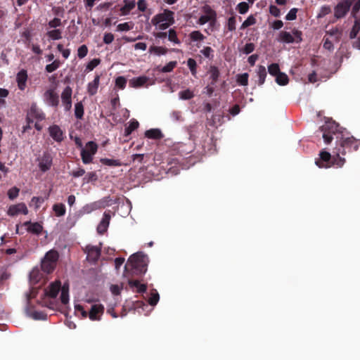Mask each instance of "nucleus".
Listing matches in <instances>:
<instances>
[{
  "instance_id": "obj_27",
  "label": "nucleus",
  "mask_w": 360,
  "mask_h": 360,
  "mask_svg": "<svg viewBox=\"0 0 360 360\" xmlns=\"http://www.w3.org/2000/svg\"><path fill=\"white\" fill-rule=\"evenodd\" d=\"M128 284L131 289L136 288V292L139 293L145 292L147 290V285L140 283L137 280L129 279Z\"/></svg>"
},
{
  "instance_id": "obj_4",
  "label": "nucleus",
  "mask_w": 360,
  "mask_h": 360,
  "mask_svg": "<svg viewBox=\"0 0 360 360\" xmlns=\"http://www.w3.org/2000/svg\"><path fill=\"white\" fill-rule=\"evenodd\" d=\"M59 259V254L56 250L48 251L44 259L41 260V270L46 274H51L56 269Z\"/></svg>"
},
{
  "instance_id": "obj_1",
  "label": "nucleus",
  "mask_w": 360,
  "mask_h": 360,
  "mask_svg": "<svg viewBox=\"0 0 360 360\" xmlns=\"http://www.w3.org/2000/svg\"><path fill=\"white\" fill-rule=\"evenodd\" d=\"M316 136H321L326 144L336 139V146L333 153L337 156L345 155L347 153L356 151L360 146V141L354 136H345L343 129L333 120L326 121L316 132Z\"/></svg>"
},
{
  "instance_id": "obj_6",
  "label": "nucleus",
  "mask_w": 360,
  "mask_h": 360,
  "mask_svg": "<svg viewBox=\"0 0 360 360\" xmlns=\"http://www.w3.org/2000/svg\"><path fill=\"white\" fill-rule=\"evenodd\" d=\"M98 150V145L94 141L86 143L85 148L81 150V158L84 164H89L92 162L94 155Z\"/></svg>"
},
{
  "instance_id": "obj_19",
  "label": "nucleus",
  "mask_w": 360,
  "mask_h": 360,
  "mask_svg": "<svg viewBox=\"0 0 360 360\" xmlns=\"http://www.w3.org/2000/svg\"><path fill=\"white\" fill-rule=\"evenodd\" d=\"M49 132L50 136L56 142H61L64 139L63 131L58 125L54 124L49 127Z\"/></svg>"
},
{
  "instance_id": "obj_58",
  "label": "nucleus",
  "mask_w": 360,
  "mask_h": 360,
  "mask_svg": "<svg viewBox=\"0 0 360 360\" xmlns=\"http://www.w3.org/2000/svg\"><path fill=\"white\" fill-rule=\"evenodd\" d=\"M45 199L42 197H32L31 202L35 205V208L38 209L41 205L44 202Z\"/></svg>"
},
{
  "instance_id": "obj_24",
  "label": "nucleus",
  "mask_w": 360,
  "mask_h": 360,
  "mask_svg": "<svg viewBox=\"0 0 360 360\" xmlns=\"http://www.w3.org/2000/svg\"><path fill=\"white\" fill-rule=\"evenodd\" d=\"M145 136L150 139L160 140L164 136L160 129H150L146 131Z\"/></svg>"
},
{
  "instance_id": "obj_43",
  "label": "nucleus",
  "mask_w": 360,
  "mask_h": 360,
  "mask_svg": "<svg viewBox=\"0 0 360 360\" xmlns=\"http://www.w3.org/2000/svg\"><path fill=\"white\" fill-rule=\"evenodd\" d=\"M268 71L271 75L275 77L281 72L279 65L277 63L269 65L268 66Z\"/></svg>"
},
{
  "instance_id": "obj_12",
  "label": "nucleus",
  "mask_w": 360,
  "mask_h": 360,
  "mask_svg": "<svg viewBox=\"0 0 360 360\" xmlns=\"http://www.w3.org/2000/svg\"><path fill=\"white\" fill-rule=\"evenodd\" d=\"M193 149V146L191 143H178L174 145L172 150L177 155L180 156H186L190 154Z\"/></svg>"
},
{
  "instance_id": "obj_60",
  "label": "nucleus",
  "mask_w": 360,
  "mask_h": 360,
  "mask_svg": "<svg viewBox=\"0 0 360 360\" xmlns=\"http://www.w3.org/2000/svg\"><path fill=\"white\" fill-rule=\"evenodd\" d=\"M255 44L253 43H248L243 49V52L245 54L251 53L255 50Z\"/></svg>"
},
{
  "instance_id": "obj_53",
  "label": "nucleus",
  "mask_w": 360,
  "mask_h": 360,
  "mask_svg": "<svg viewBox=\"0 0 360 360\" xmlns=\"http://www.w3.org/2000/svg\"><path fill=\"white\" fill-rule=\"evenodd\" d=\"M176 61H170L162 68L161 71L162 72H172L174 70V68L176 66Z\"/></svg>"
},
{
  "instance_id": "obj_16",
  "label": "nucleus",
  "mask_w": 360,
  "mask_h": 360,
  "mask_svg": "<svg viewBox=\"0 0 360 360\" xmlns=\"http://www.w3.org/2000/svg\"><path fill=\"white\" fill-rule=\"evenodd\" d=\"M44 98L46 103L54 108L58 107L59 104V96L53 89H49L44 93Z\"/></svg>"
},
{
  "instance_id": "obj_20",
  "label": "nucleus",
  "mask_w": 360,
  "mask_h": 360,
  "mask_svg": "<svg viewBox=\"0 0 360 360\" xmlns=\"http://www.w3.org/2000/svg\"><path fill=\"white\" fill-rule=\"evenodd\" d=\"M28 116L36 119L37 121H42L45 119V114L37 108L36 104H32L30 107Z\"/></svg>"
},
{
  "instance_id": "obj_45",
  "label": "nucleus",
  "mask_w": 360,
  "mask_h": 360,
  "mask_svg": "<svg viewBox=\"0 0 360 360\" xmlns=\"http://www.w3.org/2000/svg\"><path fill=\"white\" fill-rule=\"evenodd\" d=\"M168 39L174 42V44H179L181 43L180 40L177 37V34L176 31L174 29H170L168 32Z\"/></svg>"
},
{
  "instance_id": "obj_39",
  "label": "nucleus",
  "mask_w": 360,
  "mask_h": 360,
  "mask_svg": "<svg viewBox=\"0 0 360 360\" xmlns=\"http://www.w3.org/2000/svg\"><path fill=\"white\" fill-rule=\"evenodd\" d=\"M75 115L77 119H82L84 116V105L82 102L75 105Z\"/></svg>"
},
{
  "instance_id": "obj_13",
  "label": "nucleus",
  "mask_w": 360,
  "mask_h": 360,
  "mask_svg": "<svg viewBox=\"0 0 360 360\" xmlns=\"http://www.w3.org/2000/svg\"><path fill=\"white\" fill-rule=\"evenodd\" d=\"M104 313V307L101 304H94L89 311V318L91 321H100Z\"/></svg>"
},
{
  "instance_id": "obj_47",
  "label": "nucleus",
  "mask_w": 360,
  "mask_h": 360,
  "mask_svg": "<svg viewBox=\"0 0 360 360\" xmlns=\"http://www.w3.org/2000/svg\"><path fill=\"white\" fill-rule=\"evenodd\" d=\"M101 63V60L99 58H94L91 60L86 66V71H92L96 66H98Z\"/></svg>"
},
{
  "instance_id": "obj_2",
  "label": "nucleus",
  "mask_w": 360,
  "mask_h": 360,
  "mask_svg": "<svg viewBox=\"0 0 360 360\" xmlns=\"http://www.w3.org/2000/svg\"><path fill=\"white\" fill-rule=\"evenodd\" d=\"M148 258L142 252H136L131 255L124 265V275L141 276L147 271Z\"/></svg>"
},
{
  "instance_id": "obj_46",
  "label": "nucleus",
  "mask_w": 360,
  "mask_h": 360,
  "mask_svg": "<svg viewBox=\"0 0 360 360\" xmlns=\"http://www.w3.org/2000/svg\"><path fill=\"white\" fill-rule=\"evenodd\" d=\"M331 12V8L330 6L324 5L321 7L319 13L317 15L318 18H321L329 14Z\"/></svg>"
},
{
  "instance_id": "obj_3",
  "label": "nucleus",
  "mask_w": 360,
  "mask_h": 360,
  "mask_svg": "<svg viewBox=\"0 0 360 360\" xmlns=\"http://www.w3.org/2000/svg\"><path fill=\"white\" fill-rule=\"evenodd\" d=\"M345 162L346 160L345 158L337 156L335 153H333L332 155L326 150H321L319 153V158L315 161V164L320 168H329L331 167L341 168Z\"/></svg>"
},
{
  "instance_id": "obj_15",
  "label": "nucleus",
  "mask_w": 360,
  "mask_h": 360,
  "mask_svg": "<svg viewBox=\"0 0 360 360\" xmlns=\"http://www.w3.org/2000/svg\"><path fill=\"white\" fill-rule=\"evenodd\" d=\"M61 288L60 281H56L51 283L45 290V295L49 297L56 298Z\"/></svg>"
},
{
  "instance_id": "obj_42",
  "label": "nucleus",
  "mask_w": 360,
  "mask_h": 360,
  "mask_svg": "<svg viewBox=\"0 0 360 360\" xmlns=\"http://www.w3.org/2000/svg\"><path fill=\"white\" fill-rule=\"evenodd\" d=\"M179 98L183 100H188L194 97V94L190 89L181 91L179 93Z\"/></svg>"
},
{
  "instance_id": "obj_38",
  "label": "nucleus",
  "mask_w": 360,
  "mask_h": 360,
  "mask_svg": "<svg viewBox=\"0 0 360 360\" xmlns=\"http://www.w3.org/2000/svg\"><path fill=\"white\" fill-rule=\"evenodd\" d=\"M60 61L58 59H56L53 60L51 64L46 65L45 67V70L49 73H51L56 71L60 66Z\"/></svg>"
},
{
  "instance_id": "obj_62",
  "label": "nucleus",
  "mask_w": 360,
  "mask_h": 360,
  "mask_svg": "<svg viewBox=\"0 0 360 360\" xmlns=\"http://www.w3.org/2000/svg\"><path fill=\"white\" fill-rule=\"evenodd\" d=\"M269 13L274 17H279L281 15L280 9L274 5H271L269 6Z\"/></svg>"
},
{
  "instance_id": "obj_28",
  "label": "nucleus",
  "mask_w": 360,
  "mask_h": 360,
  "mask_svg": "<svg viewBox=\"0 0 360 360\" xmlns=\"http://www.w3.org/2000/svg\"><path fill=\"white\" fill-rule=\"evenodd\" d=\"M124 5L120 8L122 15H128L134 8L136 3L134 0H124Z\"/></svg>"
},
{
  "instance_id": "obj_50",
  "label": "nucleus",
  "mask_w": 360,
  "mask_h": 360,
  "mask_svg": "<svg viewBox=\"0 0 360 360\" xmlns=\"http://www.w3.org/2000/svg\"><path fill=\"white\" fill-rule=\"evenodd\" d=\"M171 118L174 122H182L184 118L182 117V112L179 110H174L170 114Z\"/></svg>"
},
{
  "instance_id": "obj_51",
  "label": "nucleus",
  "mask_w": 360,
  "mask_h": 360,
  "mask_svg": "<svg viewBox=\"0 0 360 360\" xmlns=\"http://www.w3.org/2000/svg\"><path fill=\"white\" fill-rule=\"evenodd\" d=\"M159 299H160V296H159L158 292L157 291H155L154 292H152L150 294V297H149V300H148V303L151 306H155L158 302Z\"/></svg>"
},
{
  "instance_id": "obj_17",
  "label": "nucleus",
  "mask_w": 360,
  "mask_h": 360,
  "mask_svg": "<svg viewBox=\"0 0 360 360\" xmlns=\"http://www.w3.org/2000/svg\"><path fill=\"white\" fill-rule=\"evenodd\" d=\"M27 214L28 210L26 205L23 202L13 205L9 207L8 210V214L10 216H15L18 214Z\"/></svg>"
},
{
  "instance_id": "obj_22",
  "label": "nucleus",
  "mask_w": 360,
  "mask_h": 360,
  "mask_svg": "<svg viewBox=\"0 0 360 360\" xmlns=\"http://www.w3.org/2000/svg\"><path fill=\"white\" fill-rule=\"evenodd\" d=\"M24 226L27 227V231L30 233L39 235L41 233L43 227L38 222L25 221Z\"/></svg>"
},
{
  "instance_id": "obj_61",
  "label": "nucleus",
  "mask_w": 360,
  "mask_h": 360,
  "mask_svg": "<svg viewBox=\"0 0 360 360\" xmlns=\"http://www.w3.org/2000/svg\"><path fill=\"white\" fill-rule=\"evenodd\" d=\"M359 32L360 26L354 25L349 32V38L352 39L356 38Z\"/></svg>"
},
{
  "instance_id": "obj_9",
  "label": "nucleus",
  "mask_w": 360,
  "mask_h": 360,
  "mask_svg": "<svg viewBox=\"0 0 360 360\" xmlns=\"http://www.w3.org/2000/svg\"><path fill=\"white\" fill-rule=\"evenodd\" d=\"M352 2L349 0H342L334 8V15L337 19L344 18L350 9Z\"/></svg>"
},
{
  "instance_id": "obj_32",
  "label": "nucleus",
  "mask_w": 360,
  "mask_h": 360,
  "mask_svg": "<svg viewBox=\"0 0 360 360\" xmlns=\"http://www.w3.org/2000/svg\"><path fill=\"white\" fill-rule=\"evenodd\" d=\"M53 210L57 217L64 216L66 212L65 206L63 203H56L53 205Z\"/></svg>"
},
{
  "instance_id": "obj_41",
  "label": "nucleus",
  "mask_w": 360,
  "mask_h": 360,
  "mask_svg": "<svg viewBox=\"0 0 360 360\" xmlns=\"http://www.w3.org/2000/svg\"><path fill=\"white\" fill-rule=\"evenodd\" d=\"M187 65L191 70L192 75L195 76L197 73V63L193 58H188Z\"/></svg>"
},
{
  "instance_id": "obj_49",
  "label": "nucleus",
  "mask_w": 360,
  "mask_h": 360,
  "mask_svg": "<svg viewBox=\"0 0 360 360\" xmlns=\"http://www.w3.org/2000/svg\"><path fill=\"white\" fill-rule=\"evenodd\" d=\"M236 19L235 16H231L228 19L226 28L229 31L232 32L236 30Z\"/></svg>"
},
{
  "instance_id": "obj_64",
  "label": "nucleus",
  "mask_w": 360,
  "mask_h": 360,
  "mask_svg": "<svg viewBox=\"0 0 360 360\" xmlns=\"http://www.w3.org/2000/svg\"><path fill=\"white\" fill-rule=\"evenodd\" d=\"M131 26L129 25V22H124V23H120L117 25V30L118 31H128V30H130L131 29Z\"/></svg>"
},
{
  "instance_id": "obj_11",
  "label": "nucleus",
  "mask_w": 360,
  "mask_h": 360,
  "mask_svg": "<svg viewBox=\"0 0 360 360\" xmlns=\"http://www.w3.org/2000/svg\"><path fill=\"white\" fill-rule=\"evenodd\" d=\"M72 89L67 86L61 94V101L65 111H70L72 108Z\"/></svg>"
},
{
  "instance_id": "obj_25",
  "label": "nucleus",
  "mask_w": 360,
  "mask_h": 360,
  "mask_svg": "<svg viewBox=\"0 0 360 360\" xmlns=\"http://www.w3.org/2000/svg\"><path fill=\"white\" fill-rule=\"evenodd\" d=\"M100 76L96 75L94 79L88 84L87 91L90 96H94L97 93L99 86Z\"/></svg>"
},
{
  "instance_id": "obj_52",
  "label": "nucleus",
  "mask_w": 360,
  "mask_h": 360,
  "mask_svg": "<svg viewBox=\"0 0 360 360\" xmlns=\"http://www.w3.org/2000/svg\"><path fill=\"white\" fill-rule=\"evenodd\" d=\"M20 189L14 186L8 191V196L11 200H14L18 196Z\"/></svg>"
},
{
  "instance_id": "obj_21",
  "label": "nucleus",
  "mask_w": 360,
  "mask_h": 360,
  "mask_svg": "<svg viewBox=\"0 0 360 360\" xmlns=\"http://www.w3.org/2000/svg\"><path fill=\"white\" fill-rule=\"evenodd\" d=\"M27 80V70L22 69L20 70L16 76V81L18 86L20 90H24L26 87V83Z\"/></svg>"
},
{
  "instance_id": "obj_23",
  "label": "nucleus",
  "mask_w": 360,
  "mask_h": 360,
  "mask_svg": "<svg viewBox=\"0 0 360 360\" xmlns=\"http://www.w3.org/2000/svg\"><path fill=\"white\" fill-rule=\"evenodd\" d=\"M149 78L146 76L134 77L129 80V85L133 88H140L148 82Z\"/></svg>"
},
{
  "instance_id": "obj_56",
  "label": "nucleus",
  "mask_w": 360,
  "mask_h": 360,
  "mask_svg": "<svg viewBox=\"0 0 360 360\" xmlns=\"http://www.w3.org/2000/svg\"><path fill=\"white\" fill-rule=\"evenodd\" d=\"M88 53V48L86 45H82L78 48L77 56L79 58H84Z\"/></svg>"
},
{
  "instance_id": "obj_35",
  "label": "nucleus",
  "mask_w": 360,
  "mask_h": 360,
  "mask_svg": "<svg viewBox=\"0 0 360 360\" xmlns=\"http://www.w3.org/2000/svg\"><path fill=\"white\" fill-rule=\"evenodd\" d=\"M167 49L162 46H152L149 49V52L155 55H165L167 53Z\"/></svg>"
},
{
  "instance_id": "obj_7",
  "label": "nucleus",
  "mask_w": 360,
  "mask_h": 360,
  "mask_svg": "<svg viewBox=\"0 0 360 360\" xmlns=\"http://www.w3.org/2000/svg\"><path fill=\"white\" fill-rule=\"evenodd\" d=\"M38 167L41 172H46L49 171L53 165V156L49 151H44L43 154L37 158Z\"/></svg>"
},
{
  "instance_id": "obj_54",
  "label": "nucleus",
  "mask_w": 360,
  "mask_h": 360,
  "mask_svg": "<svg viewBox=\"0 0 360 360\" xmlns=\"http://www.w3.org/2000/svg\"><path fill=\"white\" fill-rule=\"evenodd\" d=\"M237 9L240 14H245L248 11L249 5L246 2H240L238 4Z\"/></svg>"
},
{
  "instance_id": "obj_59",
  "label": "nucleus",
  "mask_w": 360,
  "mask_h": 360,
  "mask_svg": "<svg viewBox=\"0 0 360 360\" xmlns=\"http://www.w3.org/2000/svg\"><path fill=\"white\" fill-rule=\"evenodd\" d=\"M213 49L210 46H205L203 49L200 51V53L206 58H210L211 56L213 57L212 53H213Z\"/></svg>"
},
{
  "instance_id": "obj_37",
  "label": "nucleus",
  "mask_w": 360,
  "mask_h": 360,
  "mask_svg": "<svg viewBox=\"0 0 360 360\" xmlns=\"http://www.w3.org/2000/svg\"><path fill=\"white\" fill-rule=\"evenodd\" d=\"M139 126V123L136 120H131L129 122V126H127L124 129V135L128 136L131 134L132 131L136 130Z\"/></svg>"
},
{
  "instance_id": "obj_57",
  "label": "nucleus",
  "mask_w": 360,
  "mask_h": 360,
  "mask_svg": "<svg viewBox=\"0 0 360 360\" xmlns=\"http://www.w3.org/2000/svg\"><path fill=\"white\" fill-rule=\"evenodd\" d=\"M298 9L296 8H291L288 14L285 15L287 20H294L297 18V13Z\"/></svg>"
},
{
  "instance_id": "obj_8",
  "label": "nucleus",
  "mask_w": 360,
  "mask_h": 360,
  "mask_svg": "<svg viewBox=\"0 0 360 360\" xmlns=\"http://www.w3.org/2000/svg\"><path fill=\"white\" fill-rule=\"evenodd\" d=\"M174 13L172 11H169L168 9H165L163 13H158L155 15L152 20L151 22L154 25H158V24H160L162 22H167L170 23H174Z\"/></svg>"
},
{
  "instance_id": "obj_33",
  "label": "nucleus",
  "mask_w": 360,
  "mask_h": 360,
  "mask_svg": "<svg viewBox=\"0 0 360 360\" xmlns=\"http://www.w3.org/2000/svg\"><path fill=\"white\" fill-rule=\"evenodd\" d=\"M100 162L109 167H120L122 165V162L119 160L109 159V158H101Z\"/></svg>"
},
{
  "instance_id": "obj_63",
  "label": "nucleus",
  "mask_w": 360,
  "mask_h": 360,
  "mask_svg": "<svg viewBox=\"0 0 360 360\" xmlns=\"http://www.w3.org/2000/svg\"><path fill=\"white\" fill-rule=\"evenodd\" d=\"M49 27L51 28H56L61 25V20L60 18H55L49 22Z\"/></svg>"
},
{
  "instance_id": "obj_31",
  "label": "nucleus",
  "mask_w": 360,
  "mask_h": 360,
  "mask_svg": "<svg viewBox=\"0 0 360 360\" xmlns=\"http://www.w3.org/2000/svg\"><path fill=\"white\" fill-rule=\"evenodd\" d=\"M60 301L63 304L69 302V287L63 285L61 288Z\"/></svg>"
},
{
  "instance_id": "obj_48",
  "label": "nucleus",
  "mask_w": 360,
  "mask_h": 360,
  "mask_svg": "<svg viewBox=\"0 0 360 360\" xmlns=\"http://www.w3.org/2000/svg\"><path fill=\"white\" fill-rule=\"evenodd\" d=\"M256 23V19L253 15H250L242 24L241 29H245Z\"/></svg>"
},
{
  "instance_id": "obj_55",
  "label": "nucleus",
  "mask_w": 360,
  "mask_h": 360,
  "mask_svg": "<svg viewBox=\"0 0 360 360\" xmlns=\"http://www.w3.org/2000/svg\"><path fill=\"white\" fill-rule=\"evenodd\" d=\"M126 84L127 79L122 76H120L115 79V85L121 89H124L125 88Z\"/></svg>"
},
{
  "instance_id": "obj_36",
  "label": "nucleus",
  "mask_w": 360,
  "mask_h": 360,
  "mask_svg": "<svg viewBox=\"0 0 360 360\" xmlns=\"http://www.w3.org/2000/svg\"><path fill=\"white\" fill-rule=\"evenodd\" d=\"M189 38L192 41H202L205 37L198 30H195L189 34Z\"/></svg>"
},
{
  "instance_id": "obj_26",
  "label": "nucleus",
  "mask_w": 360,
  "mask_h": 360,
  "mask_svg": "<svg viewBox=\"0 0 360 360\" xmlns=\"http://www.w3.org/2000/svg\"><path fill=\"white\" fill-rule=\"evenodd\" d=\"M208 73L210 75V79H211V85L214 86L220 76V72L218 68L214 65H211L208 70Z\"/></svg>"
},
{
  "instance_id": "obj_29",
  "label": "nucleus",
  "mask_w": 360,
  "mask_h": 360,
  "mask_svg": "<svg viewBox=\"0 0 360 360\" xmlns=\"http://www.w3.org/2000/svg\"><path fill=\"white\" fill-rule=\"evenodd\" d=\"M42 278V274L39 268H34L30 273V280L33 284H36L39 282Z\"/></svg>"
},
{
  "instance_id": "obj_40",
  "label": "nucleus",
  "mask_w": 360,
  "mask_h": 360,
  "mask_svg": "<svg viewBox=\"0 0 360 360\" xmlns=\"http://www.w3.org/2000/svg\"><path fill=\"white\" fill-rule=\"evenodd\" d=\"M46 34L53 40H58L62 38V32L58 29L49 31Z\"/></svg>"
},
{
  "instance_id": "obj_30",
  "label": "nucleus",
  "mask_w": 360,
  "mask_h": 360,
  "mask_svg": "<svg viewBox=\"0 0 360 360\" xmlns=\"http://www.w3.org/2000/svg\"><path fill=\"white\" fill-rule=\"evenodd\" d=\"M257 76L259 77L258 79V84L262 85L264 82L266 77V68L263 65H259L257 69Z\"/></svg>"
},
{
  "instance_id": "obj_18",
  "label": "nucleus",
  "mask_w": 360,
  "mask_h": 360,
  "mask_svg": "<svg viewBox=\"0 0 360 360\" xmlns=\"http://www.w3.org/2000/svg\"><path fill=\"white\" fill-rule=\"evenodd\" d=\"M110 218L111 217L110 213L105 212L101 221L97 226V231L99 234L103 235L107 231Z\"/></svg>"
},
{
  "instance_id": "obj_14",
  "label": "nucleus",
  "mask_w": 360,
  "mask_h": 360,
  "mask_svg": "<svg viewBox=\"0 0 360 360\" xmlns=\"http://www.w3.org/2000/svg\"><path fill=\"white\" fill-rule=\"evenodd\" d=\"M85 252L87 254V259L91 262L96 263L101 256V250L98 247L87 245Z\"/></svg>"
},
{
  "instance_id": "obj_10",
  "label": "nucleus",
  "mask_w": 360,
  "mask_h": 360,
  "mask_svg": "<svg viewBox=\"0 0 360 360\" xmlns=\"http://www.w3.org/2000/svg\"><path fill=\"white\" fill-rule=\"evenodd\" d=\"M202 11L205 15H201L198 19V23L199 25H202L209 21L216 20L217 13L209 5L204 6L202 7Z\"/></svg>"
},
{
  "instance_id": "obj_5",
  "label": "nucleus",
  "mask_w": 360,
  "mask_h": 360,
  "mask_svg": "<svg viewBox=\"0 0 360 360\" xmlns=\"http://www.w3.org/2000/svg\"><path fill=\"white\" fill-rule=\"evenodd\" d=\"M277 40L285 44H299L302 41V32L295 28L292 30V33L281 31L278 34Z\"/></svg>"
},
{
  "instance_id": "obj_34",
  "label": "nucleus",
  "mask_w": 360,
  "mask_h": 360,
  "mask_svg": "<svg viewBox=\"0 0 360 360\" xmlns=\"http://www.w3.org/2000/svg\"><path fill=\"white\" fill-rule=\"evenodd\" d=\"M289 79L286 74L280 72L276 76V82L281 86H285L288 84Z\"/></svg>"
},
{
  "instance_id": "obj_44",
  "label": "nucleus",
  "mask_w": 360,
  "mask_h": 360,
  "mask_svg": "<svg viewBox=\"0 0 360 360\" xmlns=\"http://www.w3.org/2000/svg\"><path fill=\"white\" fill-rule=\"evenodd\" d=\"M249 75L248 73H243L237 75V82L242 86H247L248 84Z\"/></svg>"
}]
</instances>
